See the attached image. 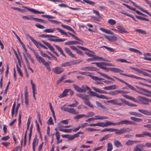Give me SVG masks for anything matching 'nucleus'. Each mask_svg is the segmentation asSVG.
Wrapping results in <instances>:
<instances>
[{
    "label": "nucleus",
    "instance_id": "f257e3e1",
    "mask_svg": "<svg viewBox=\"0 0 151 151\" xmlns=\"http://www.w3.org/2000/svg\"><path fill=\"white\" fill-rule=\"evenodd\" d=\"M100 68L108 72L109 71H111L116 73H119L120 74L127 76V75L124 73H121L123 72V71L118 68H115L107 67H99Z\"/></svg>",
    "mask_w": 151,
    "mask_h": 151
},
{
    "label": "nucleus",
    "instance_id": "f03ea898",
    "mask_svg": "<svg viewBox=\"0 0 151 151\" xmlns=\"http://www.w3.org/2000/svg\"><path fill=\"white\" fill-rule=\"evenodd\" d=\"M107 102L116 105L122 106H124V104L126 102V101L122 98H118L108 100Z\"/></svg>",
    "mask_w": 151,
    "mask_h": 151
},
{
    "label": "nucleus",
    "instance_id": "7ed1b4c3",
    "mask_svg": "<svg viewBox=\"0 0 151 151\" xmlns=\"http://www.w3.org/2000/svg\"><path fill=\"white\" fill-rule=\"evenodd\" d=\"M33 52L37 60L40 63H42L44 65L46 66L49 65V63H50V61L46 62L44 59L39 56L38 53L36 52L34 50L33 51Z\"/></svg>",
    "mask_w": 151,
    "mask_h": 151
},
{
    "label": "nucleus",
    "instance_id": "20e7f679",
    "mask_svg": "<svg viewBox=\"0 0 151 151\" xmlns=\"http://www.w3.org/2000/svg\"><path fill=\"white\" fill-rule=\"evenodd\" d=\"M131 130L132 129H130L129 128H123L119 129H116L115 133L116 134L120 135L124 133L127 132Z\"/></svg>",
    "mask_w": 151,
    "mask_h": 151
},
{
    "label": "nucleus",
    "instance_id": "39448f33",
    "mask_svg": "<svg viewBox=\"0 0 151 151\" xmlns=\"http://www.w3.org/2000/svg\"><path fill=\"white\" fill-rule=\"evenodd\" d=\"M77 47L79 48L80 49H81V50H83V51H87L89 52H85V53L87 55H88V56L89 57H93L95 55H94L92 54H91L90 53H94L93 52V51L91 50L88 49L84 47H83L79 46H77Z\"/></svg>",
    "mask_w": 151,
    "mask_h": 151
},
{
    "label": "nucleus",
    "instance_id": "423d86ee",
    "mask_svg": "<svg viewBox=\"0 0 151 151\" xmlns=\"http://www.w3.org/2000/svg\"><path fill=\"white\" fill-rule=\"evenodd\" d=\"M63 108L64 111L68 112L73 114L76 115L78 114V112L76 111L73 108H64V107H63L61 108V109L63 110Z\"/></svg>",
    "mask_w": 151,
    "mask_h": 151
},
{
    "label": "nucleus",
    "instance_id": "0eeeda50",
    "mask_svg": "<svg viewBox=\"0 0 151 151\" xmlns=\"http://www.w3.org/2000/svg\"><path fill=\"white\" fill-rule=\"evenodd\" d=\"M137 99L142 104L146 105L149 104L148 99L141 96H138L137 97Z\"/></svg>",
    "mask_w": 151,
    "mask_h": 151
},
{
    "label": "nucleus",
    "instance_id": "6e6552de",
    "mask_svg": "<svg viewBox=\"0 0 151 151\" xmlns=\"http://www.w3.org/2000/svg\"><path fill=\"white\" fill-rule=\"evenodd\" d=\"M116 125H119L123 124H134L135 125L136 124L133 122L128 121V120H122L121 121L116 123Z\"/></svg>",
    "mask_w": 151,
    "mask_h": 151
},
{
    "label": "nucleus",
    "instance_id": "1a4fd4ad",
    "mask_svg": "<svg viewBox=\"0 0 151 151\" xmlns=\"http://www.w3.org/2000/svg\"><path fill=\"white\" fill-rule=\"evenodd\" d=\"M145 145H144L139 144L137 145L134 148V151H145L144 150H142Z\"/></svg>",
    "mask_w": 151,
    "mask_h": 151
},
{
    "label": "nucleus",
    "instance_id": "9d476101",
    "mask_svg": "<svg viewBox=\"0 0 151 151\" xmlns=\"http://www.w3.org/2000/svg\"><path fill=\"white\" fill-rule=\"evenodd\" d=\"M22 7L25 8L28 11L32 12V13L35 14H44L45 13V12H40L37 11L35 9L29 8L27 6H22Z\"/></svg>",
    "mask_w": 151,
    "mask_h": 151
},
{
    "label": "nucleus",
    "instance_id": "9b49d317",
    "mask_svg": "<svg viewBox=\"0 0 151 151\" xmlns=\"http://www.w3.org/2000/svg\"><path fill=\"white\" fill-rule=\"evenodd\" d=\"M147 136L151 138V134L148 132H144L142 134H135V137H143Z\"/></svg>",
    "mask_w": 151,
    "mask_h": 151
},
{
    "label": "nucleus",
    "instance_id": "f8f14e48",
    "mask_svg": "<svg viewBox=\"0 0 151 151\" xmlns=\"http://www.w3.org/2000/svg\"><path fill=\"white\" fill-rule=\"evenodd\" d=\"M53 71L56 74H59L63 71V69L61 67H56L52 69Z\"/></svg>",
    "mask_w": 151,
    "mask_h": 151
},
{
    "label": "nucleus",
    "instance_id": "ddd939ff",
    "mask_svg": "<svg viewBox=\"0 0 151 151\" xmlns=\"http://www.w3.org/2000/svg\"><path fill=\"white\" fill-rule=\"evenodd\" d=\"M116 27L118 29V32H119L121 33H129L128 32L126 31L124 27L120 25L117 26Z\"/></svg>",
    "mask_w": 151,
    "mask_h": 151
},
{
    "label": "nucleus",
    "instance_id": "4468645a",
    "mask_svg": "<svg viewBox=\"0 0 151 151\" xmlns=\"http://www.w3.org/2000/svg\"><path fill=\"white\" fill-rule=\"evenodd\" d=\"M104 36L106 38L111 41H115L117 40V37L114 35L109 36L104 35Z\"/></svg>",
    "mask_w": 151,
    "mask_h": 151
},
{
    "label": "nucleus",
    "instance_id": "2eb2a0df",
    "mask_svg": "<svg viewBox=\"0 0 151 151\" xmlns=\"http://www.w3.org/2000/svg\"><path fill=\"white\" fill-rule=\"evenodd\" d=\"M129 1H130L131 3H132L133 4V5L134 6L136 7L139 8L141 11L143 12L146 13L147 14H148V15H150L151 17V14L149 13L146 10H145L143 8H140L139 7V6H136V4L134 3V2H133L131 0H128Z\"/></svg>",
    "mask_w": 151,
    "mask_h": 151
},
{
    "label": "nucleus",
    "instance_id": "dca6fc26",
    "mask_svg": "<svg viewBox=\"0 0 151 151\" xmlns=\"http://www.w3.org/2000/svg\"><path fill=\"white\" fill-rule=\"evenodd\" d=\"M77 63V61L76 60L70 61L63 64L61 66H69L74 65Z\"/></svg>",
    "mask_w": 151,
    "mask_h": 151
},
{
    "label": "nucleus",
    "instance_id": "f3484780",
    "mask_svg": "<svg viewBox=\"0 0 151 151\" xmlns=\"http://www.w3.org/2000/svg\"><path fill=\"white\" fill-rule=\"evenodd\" d=\"M82 70L98 71V69L95 67H86L82 69Z\"/></svg>",
    "mask_w": 151,
    "mask_h": 151
},
{
    "label": "nucleus",
    "instance_id": "a211bd4d",
    "mask_svg": "<svg viewBox=\"0 0 151 151\" xmlns=\"http://www.w3.org/2000/svg\"><path fill=\"white\" fill-rule=\"evenodd\" d=\"M138 111L141 113L147 116H151V111L142 109H139Z\"/></svg>",
    "mask_w": 151,
    "mask_h": 151
},
{
    "label": "nucleus",
    "instance_id": "6ab92c4d",
    "mask_svg": "<svg viewBox=\"0 0 151 151\" xmlns=\"http://www.w3.org/2000/svg\"><path fill=\"white\" fill-rule=\"evenodd\" d=\"M64 50L65 52L68 54L69 56L72 58H76V56L75 55L73 54L69 48L68 47H65Z\"/></svg>",
    "mask_w": 151,
    "mask_h": 151
},
{
    "label": "nucleus",
    "instance_id": "aec40b11",
    "mask_svg": "<svg viewBox=\"0 0 151 151\" xmlns=\"http://www.w3.org/2000/svg\"><path fill=\"white\" fill-rule=\"evenodd\" d=\"M118 87L115 85H112L108 86H106L103 88V89L105 90H114L117 89Z\"/></svg>",
    "mask_w": 151,
    "mask_h": 151
},
{
    "label": "nucleus",
    "instance_id": "412c9836",
    "mask_svg": "<svg viewBox=\"0 0 151 151\" xmlns=\"http://www.w3.org/2000/svg\"><path fill=\"white\" fill-rule=\"evenodd\" d=\"M139 142H140V141H139L132 140L130 139H129L125 143V145L127 146H132L134 143H137Z\"/></svg>",
    "mask_w": 151,
    "mask_h": 151
},
{
    "label": "nucleus",
    "instance_id": "4be33fe9",
    "mask_svg": "<svg viewBox=\"0 0 151 151\" xmlns=\"http://www.w3.org/2000/svg\"><path fill=\"white\" fill-rule=\"evenodd\" d=\"M32 85V90L33 96L35 100H36V99L35 98V84L33 82L32 80L30 81Z\"/></svg>",
    "mask_w": 151,
    "mask_h": 151
},
{
    "label": "nucleus",
    "instance_id": "5701e85b",
    "mask_svg": "<svg viewBox=\"0 0 151 151\" xmlns=\"http://www.w3.org/2000/svg\"><path fill=\"white\" fill-rule=\"evenodd\" d=\"M38 140L37 137L35 136V137L32 142V148L33 151H35V147L37 145Z\"/></svg>",
    "mask_w": 151,
    "mask_h": 151
},
{
    "label": "nucleus",
    "instance_id": "b1692460",
    "mask_svg": "<svg viewBox=\"0 0 151 151\" xmlns=\"http://www.w3.org/2000/svg\"><path fill=\"white\" fill-rule=\"evenodd\" d=\"M68 89H65L63 93L60 95H59L58 97L59 98H62L64 97H66L68 96Z\"/></svg>",
    "mask_w": 151,
    "mask_h": 151
},
{
    "label": "nucleus",
    "instance_id": "393cba45",
    "mask_svg": "<svg viewBox=\"0 0 151 151\" xmlns=\"http://www.w3.org/2000/svg\"><path fill=\"white\" fill-rule=\"evenodd\" d=\"M114 145L117 147H122L123 146L122 144L119 141L114 139Z\"/></svg>",
    "mask_w": 151,
    "mask_h": 151
},
{
    "label": "nucleus",
    "instance_id": "a878e982",
    "mask_svg": "<svg viewBox=\"0 0 151 151\" xmlns=\"http://www.w3.org/2000/svg\"><path fill=\"white\" fill-rule=\"evenodd\" d=\"M29 38L31 40L32 42L38 48L39 46H40V44L41 43L37 42L35 39H34L32 37L30 36H28Z\"/></svg>",
    "mask_w": 151,
    "mask_h": 151
},
{
    "label": "nucleus",
    "instance_id": "bb28decb",
    "mask_svg": "<svg viewBox=\"0 0 151 151\" xmlns=\"http://www.w3.org/2000/svg\"><path fill=\"white\" fill-rule=\"evenodd\" d=\"M89 99L88 98V97H87V98L86 99H85L83 100V102L84 104L89 106V107L93 108V107L92 105L91 104L90 101L89 100Z\"/></svg>",
    "mask_w": 151,
    "mask_h": 151
},
{
    "label": "nucleus",
    "instance_id": "cd10ccee",
    "mask_svg": "<svg viewBox=\"0 0 151 151\" xmlns=\"http://www.w3.org/2000/svg\"><path fill=\"white\" fill-rule=\"evenodd\" d=\"M93 58H88L87 60V61H91L94 60H102L103 58L101 57H99L98 56L94 55L93 57Z\"/></svg>",
    "mask_w": 151,
    "mask_h": 151
},
{
    "label": "nucleus",
    "instance_id": "c85d7f7f",
    "mask_svg": "<svg viewBox=\"0 0 151 151\" xmlns=\"http://www.w3.org/2000/svg\"><path fill=\"white\" fill-rule=\"evenodd\" d=\"M48 40L52 42H60L66 41L67 40V39H61L60 38L56 39L50 38L48 39Z\"/></svg>",
    "mask_w": 151,
    "mask_h": 151
},
{
    "label": "nucleus",
    "instance_id": "c756f323",
    "mask_svg": "<svg viewBox=\"0 0 151 151\" xmlns=\"http://www.w3.org/2000/svg\"><path fill=\"white\" fill-rule=\"evenodd\" d=\"M100 29L101 31L108 34L113 35V33L109 30L107 29L102 27H101L100 28Z\"/></svg>",
    "mask_w": 151,
    "mask_h": 151
},
{
    "label": "nucleus",
    "instance_id": "7c9ffc66",
    "mask_svg": "<svg viewBox=\"0 0 151 151\" xmlns=\"http://www.w3.org/2000/svg\"><path fill=\"white\" fill-rule=\"evenodd\" d=\"M122 95L124 97H125V98H126L127 99H130L131 100H132V101H134V102H138V101H137V100L133 97L127 95H124V94H122Z\"/></svg>",
    "mask_w": 151,
    "mask_h": 151
},
{
    "label": "nucleus",
    "instance_id": "2f4dec72",
    "mask_svg": "<svg viewBox=\"0 0 151 151\" xmlns=\"http://www.w3.org/2000/svg\"><path fill=\"white\" fill-rule=\"evenodd\" d=\"M54 46L55 47L56 49L58 50V51L59 52L61 53V54L62 55H63V56L65 57V58L67 57L66 55L64 53L63 50H62L61 48H60V47L57 45H54Z\"/></svg>",
    "mask_w": 151,
    "mask_h": 151
},
{
    "label": "nucleus",
    "instance_id": "473e14b6",
    "mask_svg": "<svg viewBox=\"0 0 151 151\" xmlns=\"http://www.w3.org/2000/svg\"><path fill=\"white\" fill-rule=\"evenodd\" d=\"M96 104L97 106L99 107H101L105 111L107 110L108 109L105 106L102 105V104L100 102L96 101Z\"/></svg>",
    "mask_w": 151,
    "mask_h": 151
},
{
    "label": "nucleus",
    "instance_id": "72a5a7b5",
    "mask_svg": "<svg viewBox=\"0 0 151 151\" xmlns=\"http://www.w3.org/2000/svg\"><path fill=\"white\" fill-rule=\"evenodd\" d=\"M42 42L45 44L48 47L50 50H51L53 52L54 51L55 49L50 43L47 42H45V41H42Z\"/></svg>",
    "mask_w": 151,
    "mask_h": 151
},
{
    "label": "nucleus",
    "instance_id": "f704fd0d",
    "mask_svg": "<svg viewBox=\"0 0 151 151\" xmlns=\"http://www.w3.org/2000/svg\"><path fill=\"white\" fill-rule=\"evenodd\" d=\"M81 89L82 90V93L86 92L87 90L91 91V89L90 88L86 85L82 86L81 87Z\"/></svg>",
    "mask_w": 151,
    "mask_h": 151
},
{
    "label": "nucleus",
    "instance_id": "c9c22d12",
    "mask_svg": "<svg viewBox=\"0 0 151 151\" xmlns=\"http://www.w3.org/2000/svg\"><path fill=\"white\" fill-rule=\"evenodd\" d=\"M76 95L77 96L82 99L83 100L85 99H86L87 98V97H89V96L88 95L82 94L80 93L77 94Z\"/></svg>",
    "mask_w": 151,
    "mask_h": 151
},
{
    "label": "nucleus",
    "instance_id": "e433bc0d",
    "mask_svg": "<svg viewBox=\"0 0 151 151\" xmlns=\"http://www.w3.org/2000/svg\"><path fill=\"white\" fill-rule=\"evenodd\" d=\"M58 29H60L58 28H53V29H46L44 30V32L47 33H52L56 30H58Z\"/></svg>",
    "mask_w": 151,
    "mask_h": 151
},
{
    "label": "nucleus",
    "instance_id": "4c0bfd02",
    "mask_svg": "<svg viewBox=\"0 0 151 151\" xmlns=\"http://www.w3.org/2000/svg\"><path fill=\"white\" fill-rule=\"evenodd\" d=\"M61 26L63 28L66 29L68 30L71 31L74 33H75V31L69 26L64 24H61Z\"/></svg>",
    "mask_w": 151,
    "mask_h": 151
},
{
    "label": "nucleus",
    "instance_id": "58836bf2",
    "mask_svg": "<svg viewBox=\"0 0 151 151\" xmlns=\"http://www.w3.org/2000/svg\"><path fill=\"white\" fill-rule=\"evenodd\" d=\"M131 68L134 70H135V71H136L137 72H138V73H142L144 74L145 75H147V74H148L147 73L144 72H143L141 70L137 68L132 67Z\"/></svg>",
    "mask_w": 151,
    "mask_h": 151
},
{
    "label": "nucleus",
    "instance_id": "ea45409f",
    "mask_svg": "<svg viewBox=\"0 0 151 151\" xmlns=\"http://www.w3.org/2000/svg\"><path fill=\"white\" fill-rule=\"evenodd\" d=\"M108 117L100 115H96L95 116L94 120H102L106 119H108Z\"/></svg>",
    "mask_w": 151,
    "mask_h": 151
},
{
    "label": "nucleus",
    "instance_id": "a19ab883",
    "mask_svg": "<svg viewBox=\"0 0 151 151\" xmlns=\"http://www.w3.org/2000/svg\"><path fill=\"white\" fill-rule=\"evenodd\" d=\"M105 124L106 127H107L108 126H111V125H113V126L116 125V123H113L110 121H106V122H105Z\"/></svg>",
    "mask_w": 151,
    "mask_h": 151
},
{
    "label": "nucleus",
    "instance_id": "79ce46f5",
    "mask_svg": "<svg viewBox=\"0 0 151 151\" xmlns=\"http://www.w3.org/2000/svg\"><path fill=\"white\" fill-rule=\"evenodd\" d=\"M111 136V135L109 134H108L103 137L101 139H99V141H102L105 140H106Z\"/></svg>",
    "mask_w": 151,
    "mask_h": 151
},
{
    "label": "nucleus",
    "instance_id": "37998d69",
    "mask_svg": "<svg viewBox=\"0 0 151 151\" xmlns=\"http://www.w3.org/2000/svg\"><path fill=\"white\" fill-rule=\"evenodd\" d=\"M22 18L24 20H33L34 17L32 15H29L23 16Z\"/></svg>",
    "mask_w": 151,
    "mask_h": 151
},
{
    "label": "nucleus",
    "instance_id": "c03bdc74",
    "mask_svg": "<svg viewBox=\"0 0 151 151\" xmlns=\"http://www.w3.org/2000/svg\"><path fill=\"white\" fill-rule=\"evenodd\" d=\"M129 50L132 52H133L135 53H138L139 54L141 55H142V53L139 50L133 48H129Z\"/></svg>",
    "mask_w": 151,
    "mask_h": 151
},
{
    "label": "nucleus",
    "instance_id": "a18cd8bd",
    "mask_svg": "<svg viewBox=\"0 0 151 151\" xmlns=\"http://www.w3.org/2000/svg\"><path fill=\"white\" fill-rule=\"evenodd\" d=\"M113 148L112 144L110 142H109L107 144V151H111Z\"/></svg>",
    "mask_w": 151,
    "mask_h": 151
},
{
    "label": "nucleus",
    "instance_id": "49530a36",
    "mask_svg": "<svg viewBox=\"0 0 151 151\" xmlns=\"http://www.w3.org/2000/svg\"><path fill=\"white\" fill-rule=\"evenodd\" d=\"M108 23L110 25H114L116 23V22L114 19H110L108 20Z\"/></svg>",
    "mask_w": 151,
    "mask_h": 151
},
{
    "label": "nucleus",
    "instance_id": "de8ad7c7",
    "mask_svg": "<svg viewBox=\"0 0 151 151\" xmlns=\"http://www.w3.org/2000/svg\"><path fill=\"white\" fill-rule=\"evenodd\" d=\"M73 86L77 91L80 93H82V90L81 89V88L75 84L73 85Z\"/></svg>",
    "mask_w": 151,
    "mask_h": 151
},
{
    "label": "nucleus",
    "instance_id": "09e8293b",
    "mask_svg": "<svg viewBox=\"0 0 151 151\" xmlns=\"http://www.w3.org/2000/svg\"><path fill=\"white\" fill-rule=\"evenodd\" d=\"M130 119L136 122H141L142 121V120L141 119L137 118L133 116L130 117Z\"/></svg>",
    "mask_w": 151,
    "mask_h": 151
},
{
    "label": "nucleus",
    "instance_id": "8fccbe9b",
    "mask_svg": "<svg viewBox=\"0 0 151 151\" xmlns=\"http://www.w3.org/2000/svg\"><path fill=\"white\" fill-rule=\"evenodd\" d=\"M99 73L100 75H101V76H103V77H105V78H107L108 79H110L111 80H112V81H115L112 78L108 76L107 75H106V74H105L104 73Z\"/></svg>",
    "mask_w": 151,
    "mask_h": 151
},
{
    "label": "nucleus",
    "instance_id": "3c124183",
    "mask_svg": "<svg viewBox=\"0 0 151 151\" xmlns=\"http://www.w3.org/2000/svg\"><path fill=\"white\" fill-rule=\"evenodd\" d=\"M135 31L137 32H139L141 34L143 35L147 34L146 32L144 30H143L141 29H135Z\"/></svg>",
    "mask_w": 151,
    "mask_h": 151
},
{
    "label": "nucleus",
    "instance_id": "603ef678",
    "mask_svg": "<svg viewBox=\"0 0 151 151\" xmlns=\"http://www.w3.org/2000/svg\"><path fill=\"white\" fill-rule=\"evenodd\" d=\"M97 97L100 99H110L109 97H107L104 95L102 94L99 95L98 94Z\"/></svg>",
    "mask_w": 151,
    "mask_h": 151
},
{
    "label": "nucleus",
    "instance_id": "864d4df0",
    "mask_svg": "<svg viewBox=\"0 0 151 151\" xmlns=\"http://www.w3.org/2000/svg\"><path fill=\"white\" fill-rule=\"evenodd\" d=\"M119 94L118 90L111 91L109 93V94L111 96H115Z\"/></svg>",
    "mask_w": 151,
    "mask_h": 151
},
{
    "label": "nucleus",
    "instance_id": "5fc2aeb1",
    "mask_svg": "<svg viewBox=\"0 0 151 151\" xmlns=\"http://www.w3.org/2000/svg\"><path fill=\"white\" fill-rule=\"evenodd\" d=\"M85 115L84 114H78L76 115L74 117L75 119H78L83 117H85Z\"/></svg>",
    "mask_w": 151,
    "mask_h": 151
},
{
    "label": "nucleus",
    "instance_id": "6e6d98bb",
    "mask_svg": "<svg viewBox=\"0 0 151 151\" xmlns=\"http://www.w3.org/2000/svg\"><path fill=\"white\" fill-rule=\"evenodd\" d=\"M102 47H104L107 50H108L109 51L111 52H114L115 50V49L110 47H107L106 46H103Z\"/></svg>",
    "mask_w": 151,
    "mask_h": 151
},
{
    "label": "nucleus",
    "instance_id": "4d7b16f0",
    "mask_svg": "<svg viewBox=\"0 0 151 151\" xmlns=\"http://www.w3.org/2000/svg\"><path fill=\"white\" fill-rule=\"evenodd\" d=\"M89 94L90 95L92 96H96V97H97V96L98 95V94L95 93L94 92L92 91L91 90V91H89Z\"/></svg>",
    "mask_w": 151,
    "mask_h": 151
},
{
    "label": "nucleus",
    "instance_id": "13d9d810",
    "mask_svg": "<svg viewBox=\"0 0 151 151\" xmlns=\"http://www.w3.org/2000/svg\"><path fill=\"white\" fill-rule=\"evenodd\" d=\"M23 56L25 61V62L27 63V66H30L29 63V61L28 59H27V57L25 55V54L24 53H23Z\"/></svg>",
    "mask_w": 151,
    "mask_h": 151
},
{
    "label": "nucleus",
    "instance_id": "bf43d9fd",
    "mask_svg": "<svg viewBox=\"0 0 151 151\" xmlns=\"http://www.w3.org/2000/svg\"><path fill=\"white\" fill-rule=\"evenodd\" d=\"M86 130L88 131L91 132L95 131H98L100 130V129L90 128H88L86 129Z\"/></svg>",
    "mask_w": 151,
    "mask_h": 151
},
{
    "label": "nucleus",
    "instance_id": "052dcab7",
    "mask_svg": "<svg viewBox=\"0 0 151 151\" xmlns=\"http://www.w3.org/2000/svg\"><path fill=\"white\" fill-rule=\"evenodd\" d=\"M83 1L86 3L92 5H93L95 4L94 2L91 1L89 0H83Z\"/></svg>",
    "mask_w": 151,
    "mask_h": 151
},
{
    "label": "nucleus",
    "instance_id": "680f3d73",
    "mask_svg": "<svg viewBox=\"0 0 151 151\" xmlns=\"http://www.w3.org/2000/svg\"><path fill=\"white\" fill-rule=\"evenodd\" d=\"M87 114H88L87 115H85V117L86 118L95 115V114L94 113L91 111L88 112Z\"/></svg>",
    "mask_w": 151,
    "mask_h": 151
},
{
    "label": "nucleus",
    "instance_id": "e2e57ef3",
    "mask_svg": "<svg viewBox=\"0 0 151 151\" xmlns=\"http://www.w3.org/2000/svg\"><path fill=\"white\" fill-rule=\"evenodd\" d=\"M75 103H73L71 104H70L68 105L67 106L69 107H76L78 104V102L76 100L75 101Z\"/></svg>",
    "mask_w": 151,
    "mask_h": 151
},
{
    "label": "nucleus",
    "instance_id": "0e129e2a",
    "mask_svg": "<svg viewBox=\"0 0 151 151\" xmlns=\"http://www.w3.org/2000/svg\"><path fill=\"white\" fill-rule=\"evenodd\" d=\"M116 60L117 62H119L121 63H129V62L127 61L126 60L123 59H117Z\"/></svg>",
    "mask_w": 151,
    "mask_h": 151
},
{
    "label": "nucleus",
    "instance_id": "69168bd1",
    "mask_svg": "<svg viewBox=\"0 0 151 151\" xmlns=\"http://www.w3.org/2000/svg\"><path fill=\"white\" fill-rule=\"evenodd\" d=\"M58 30L60 32L62 35H65L66 37H69L67 34V33L65 32L63 30H62L60 29H58Z\"/></svg>",
    "mask_w": 151,
    "mask_h": 151
},
{
    "label": "nucleus",
    "instance_id": "338daca9",
    "mask_svg": "<svg viewBox=\"0 0 151 151\" xmlns=\"http://www.w3.org/2000/svg\"><path fill=\"white\" fill-rule=\"evenodd\" d=\"M93 14H95L96 16L98 17L99 18H101V17L100 16V13L99 11H96L95 10H93Z\"/></svg>",
    "mask_w": 151,
    "mask_h": 151
},
{
    "label": "nucleus",
    "instance_id": "774afa93",
    "mask_svg": "<svg viewBox=\"0 0 151 151\" xmlns=\"http://www.w3.org/2000/svg\"><path fill=\"white\" fill-rule=\"evenodd\" d=\"M65 45H75V41H70L66 42L65 43Z\"/></svg>",
    "mask_w": 151,
    "mask_h": 151
}]
</instances>
